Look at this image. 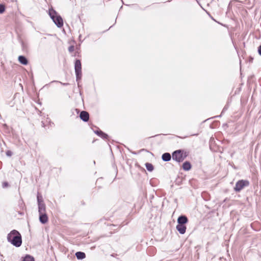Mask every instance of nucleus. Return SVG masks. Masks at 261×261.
<instances>
[{"mask_svg": "<svg viewBox=\"0 0 261 261\" xmlns=\"http://www.w3.org/2000/svg\"><path fill=\"white\" fill-rule=\"evenodd\" d=\"M68 49H69V51L70 52H72V51H73V50H74V46H70V47H69Z\"/></svg>", "mask_w": 261, "mask_h": 261, "instance_id": "412c9836", "label": "nucleus"}, {"mask_svg": "<svg viewBox=\"0 0 261 261\" xmlns=\"http://www.w3.org/2000/svg\"><path fill=\"white\" fill-rule=\"evenodd\" d=\"M172 159L178 162H180L184 160L185 156L183 155L182 152L179 150L173 153Z\"/></svg>", "mask_w": 261, "mask_h": 261, "instance_id": "20e7f679", "label": "nucleus"}, {"mask_svg": "<svg viewBox=\"0 0 261 261\" xmlns=\"http://www.w3.org/2000/svg\"><path fill=\"white\" fill-rule=\"evenodd\" d=\"M80 118L83 121H87L89 118L88 113L86 111H82L80 114Z\"/></svg>", "mask_w": 261, "mask_h": 261, "instance_id": "6e6552de", "label": "nucleus"}, {"mask_svg": "<svg viewBox=\"0 0 261 261\" xmlns=\"http://www.w3.org/2000/svg\"><path fill=\"white\" fill-rule=\"evenodd\" d=\"M38 211L39 214L45 213V205L44 203L38 204Z\"/></svg>", "mask_w": 261, "mask_h": 261, "instance_id": "9b49d317", "label": "nucleus"}, {"mask_svg": "<svg viewBox=\"0 0 261 261\" xmlns=\"http://www.w3.org/2000/svg\"><path fill=\"white\" fill-rule=\"evenodd\" d=\"M183 169L185 170H189L191 169V164L190 163L186 162L182 165Z\"/></svg>", "mask_w": 261, "mask_h": 261, "instance_id": "4468645a", "label": "nucleus"}, {"mask_svg": "<svg viewBox=\"0 0 261 261\" xmlns=\"http://www.w3.org/2000/svg\"><path fill=\"white\" fill-rule=\"evenodd\" d=\"M162 159L164 161H169L171 159V155L169 153H165L162 155Z\"/></svg>", "mask_w": 261, "mask_h": 261, "instance_id": "ddd939ff", "label": "nucleus"}, {"mask_svg": "<svg viewBox=\"0 0 261 261\" xmlns=\"http://www.w3.org/2000/svg\"><path fill=\"white\" fill-rule=\"evenodd\" d=\"M39 220L43 223H46L48 221V218L46 213L39 214Z\"/></svg>", "mask_w": 261, "mask_h": 261, "instance_id": "423d86ee", "label": "nucleus"}, {"mask_svg": "<svg viewBox=\"0 0 261 261\" xmlns=\"http://www.w3.org/2000/svg\"><path fill=\"white\" fill-rule=\"evenodd\" d=\"M75 71L77 79H79L81 76V63L80 60H77L75 63Z\"/></svg>", "mask_w": 261, "mask_h": 261, "instance_id": "39448f33", "label": "nucleus"}, {"mask_svg": "<svg viewBox=\"0 0 261 261\" xmlns=\"http://www.w3.org/2000/svg\"><path fill=\"white\" fill-rule=\"evenodd\" d=\"M249 182L248 180H240L236 183V186H235L234 189L236 192H240L244 187L248 186L249 185Z\"/></svg>", "mask_w": 261, "mask_h": 261, "instance_id": "7ed1b4c3", "label": "nucleus"}, {"mask_svg": "<svg viewBox=\"0 0 261 261\" xmlns=\"http://www.w3.org/2000/svg\"><path fill=\"white\" fill-rule=\"evenodd\" d=\"M6 154L8 155V156H11L12 155V152L11 151H7V152H6Z\"/></svg>", "mask_w": 261, "mask_h": 261, "instance_id": "4be33fe9", "label": "nucleus"}, {"mask_svg": "<svg viewBox=\"0 0 261 261\" xmlns=\"http://www.w3.org/2000/svg\"><path fill=\"white\" fill-rule=\"evenodd\" d=\"M97 134L98 135H100L101 136V137L103 138H105L107 137V135L103 133L102 132L100 131V132H97Z\"/></svg>", "mask_w": 261, "mask_h": 261, "instance_id": "a211bd4d", "label": "nucleus"}, {"mask_svg": "<svg viewBox=\"0 0 261 261\" xmlns=\"http://www.w3.org/2000/svg\"><path fill=\"white\" fill-rule=\"evenodd\" d=\"M147 169L149 171H152L153 169V167L151 164L146 163L145 164Z\"/></svg>", "mask_w": 261, "mask_h": 261, "instance_id": "dca6fc26", "label": "nucleus"}, {"mask_svg": "<svg viewBox=\"0 0 261 261\" xmlns=\"http://www.w3.org/2000/svg\"><path fill=\"white\" fill-rule=\"evenodd\" d=\"M5 11V7L3 5H0V13H3Z\"/></svg>", "mask_w": 261, "mask_h": 261, "instance_id": "6ab92c4d", "label": "nucleus"}, {"mask_svg": "<svg viewBox=\"0 0 261 261\" xmlns=\"http://www.w3.org/2000/svg\"><path fill=\"white\" fill-rule=\"evenodd\" d=\"M76 257L79 259H82L85 258L86 255L84 252H77L75 253Z\"/></svg>", "mask_w": 261, "mask_h": 261, "instance_id": "f8f14e48", "label": "nucleus"}, {"mask_svg": "<svg viewBox=\"0 0 261 261\" xmlns=\"http://www.w3.org/2000/svg\"><path fill=\"white\" fill-rule=\"evenodd\" d=\"M49 15L58 27H61L63 24V19L61 17L58 15L54 10H50L49 12Z\"/></svg>", "mask_w": 261, "mask_h": 261, "instance_id": "f03ea898", "label": "nucleus"}, {"mask_svg": "<svg viewBox=\"0 0 261 261\" xmlns=\"http://www.w3.org/2000/svg\"><path fill=\"white\" fill-rule=\"evenodd\" d=\"M7 239L8 242L17 247L20 246L22 244L21 234L16 230L11 231L8 234Z\"/></svg>", "mask_w": 261, "mask_h": 261, "instance_id": "f257e3e1", "label": "nucleus"}, {"mask_svg": "<svg viewBox=\"0 0 261 261\" xmlns=\"http://www.w3.org/2000/svg\"><path fill=\"white\" fill-rule=\"evenodd\" d=\"M176 229L181 234H184L186 232V227L184 225L178 224L176 226Z\"/></svg>", "mask_w": 261, "mask_h": 261, "instance_id": "1a4fd4ad", "label": "nucleus"}, {"mask_svg": "<svg viewBox=\"0 0 261 261\" xmlns=\"http://www.w3.org/2000/svg\"><path fill=\"white\" fill-rule=\"evenodd\" d=\"M188 222L187 218L185 216H181L178 217L177 219L178 224L184 225Z\"/></svg>", "mask_w": 261, "mask_h": 261, "instance_id": "0eeeda50", "label": "nucleus"}, {"mask_svg": "<svg viewBox=\"0 0 261 261\" xmlns=\"http://www.w3.org/2000/svg\"><path fill=\"white\" fill-rule=\"evenodd\" d=\"M8 186H9V185H8V183L7 182H4L3 183V187L4 188H6V187H8Z\"/></svg>", "mask_w": 261, "mask_h": 261, "instance_id": "aec40b11", "label": "nucleus"}, {"mask_svg": "<svg viewBox=\"0 0 261 261\" xmlns=\"http://www.w3.org/2000/svg\"><path fill=\"white\" fill-rule=\"evenodd\" d=\"M258 51L259 54L261 56V45L258 47Z\"/></svg>", "mask_w": 261, "mask_h": 261, "instance_id": "5701e85b", "label": "nucleus"}, {"mask_svg": "<svg viewBox=\"0 0 261 261\" xmlns=\"http://www.w3.org/2000/svg\"><path fill=\"white\" fill-rule=\"evenodd\" d=\"M37 201H38V204L44 203L43 199L39 194H38V195H37Z\"/></svg>", "mask_w": 261, "mask_h": 261, "instance_id": "f3484780", "label": "nucleus"}, {"mask_svg": "<svg viewBox=\"0 0 261 261\" xmlns=\"http://www.w3.org/2000/svg\"><path fill=\"white\" fill-rule=\"evenodd\" d=\"M23 261H34V259L32 256L27 255L24 257Z\"/></svg>", "mask_w": 261, "mask_h": 261, "instance_id": "2eb2a0df", "label": "nucleus"}, {"mask_svg": "<svg viewBox=\"0 0 261 261\" xmlns=\"http://www.w3.org/2000/svg\"><path fill=\"white\" fill-rule=\"evenodd\" d=\"M18 61L21 64L23 65H27L28 63V60L25 57L23 56H20L18 57Z\"/></svg>", "mask_w": 261, "mask_h": 261, "instance_id": "9d476101", "label": "nucleus"}]
</instances>
